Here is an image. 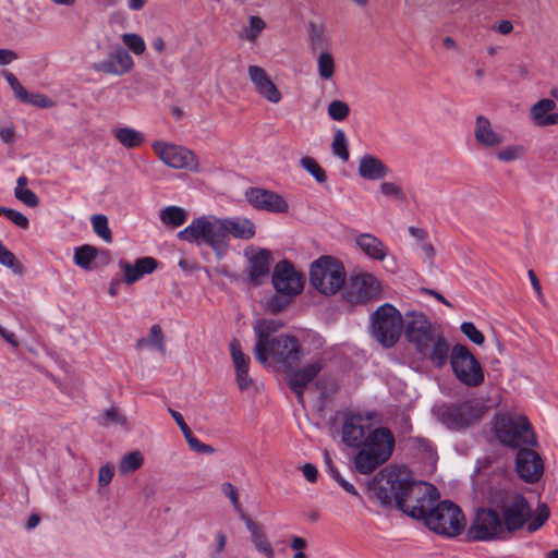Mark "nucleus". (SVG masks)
I'll use <instances>...</instances> for the list:
<instances>
[{
  "label": "nucleus",
  "instance_id": "23",
  "mask_svg": "<svg viewBox=\"0 0 558 558\" xmlns=\"http://www.w3.org/2000/svg\"><path fill=\"white\" fill-rule=\"evenodd\" d=\"M248 77L256 92L268 101L278 104L282 95L275 83L270 80L266 71L258 65H250L247 69Z\"/></svg>",
  "mask_w": 558,
  "mask_h": 558
},
{
  "label": "nucleus",
  "instance_id": "12",
  "mask_svg": "<svg viewBox=\"0 0 558 558\" xmlns=\"http://www.w3.org/2000/svg\"><path fill=\"white\" fill-rule=\"evenodd\" d=\"M451 366L457 378L465 386L477 387L484 381L481 364L464 345L457 344L453 347Z\"/></svg>",
  "mask_w": 558,
  "mask_h": 558
},
{
  "label": "nucleus",
  "instance_id": "20",
  "mask_svg": "<svg viewBox=\"0 0 558 558\" xmlns=\"http://www.w3.org/2000/svg\"><path fill=\"white\" fill-rule=\"evenodd\" d=\"M323 367V360L317 357L303 367L289 371V386L296 393L300 402H303L305 387L320 373Z\"/></svg>",
  "mask_w": 558,
  "mask_h": 558
},
{
  "label": "nucleus",
  "instance_id": "42",
  "mask_svg": "<svg viewBox=\"0 0 558 558\" xmlns=\"http://www.w3.org/2000/svg\"><path fill=\"white\" fill-rule=\"evenodd\" d=\"M114 136L126 148L135 147L140 143V133L130 128L116 129Z\"/></svg>",
  "mask_w": 558,
  "mask_h": 558
},
{
  "label": "nucleus",
  "instance_id": "26",
  "mask_svg": "<svg viewBox=\"0 0 558 558\" xmlns=\"http://www.w3.org/2000/svg\"><path fill=\"white\" fill-rule=\"evenodd\" d=\"M271 256L269 251L259 248L248 259V280L255 284H260L270 271Z\"/></svg>",
  "mask_w": 558,
  "mask_h": 558
},
{
  "label": "nucleus",
  "instance_id": "1",
  "mask_svg": "<svg viewBox=\"0 0 558 558\" xmlns=\"http://www.w3.org/2000/svg\"><path fill=\"white\" fill-rule=\"evenodd\" d=\"M372 494L383 506L396 505L410 517L424 514L423 502L435 496V486L426 482L411 480L407 469L383 470L374 478Z\"/></svg>",
  "mask_w": 558,
  "mask_h": 558
},
{
  "label": "nucleus",
  "instance_id": "51",
  "mask_svg": "<svg viewBox=\"0 0 558 558\" xmlns=\"http://www.w3.org/2000/svg\"><path fill=\"white\" fill-rule=\"evenodd\" d=\"M22 101L38 108H50L53 105L52 100L46 95L38 93L32 94L27 90L26 94L23 96Z\"/></svg>",
  "mask_w": 558,
  "mask_h": 558
},
{
  "label": "nucleus",
  "instance_id": "60",
  "mask_svg": "<svg viewBox=\"0 0 558 558\" xmlns=\"http://www.w3.org/2000/svg\"><path fill=\"white\" fill-rule=\"evenodd\" d=\"M169 412H170L171 416L173 417V420L175 421V423L178 424V426L181 429L184 437L192 432L191 428L189 427V425L185 423L183 415L180 412L172 410V409H170Z\"/></svg>",
  "mask_w": 558,
  "mask_h": 558
},
{
  "label": "nucleus",
  "instance_id": "15",
  "mask_svg": "<svg viewBox=\"0 0 558 558\" xmlns=\"http://www.w3.org/2000/svg\"><path fill=\"white\" fill-rule=\"evenodd\" d=\"M381 293V282L374 275L363 272L351 278L345 298L352 304H362L380 299Z\"/></svg>",
  "mask_w": 558,
  "mask_h": 558
},
{
  "label": "nucleus",
  "instance_id": "24",
  "mask_svg": "<svg viewBox=\"0 0 558 558\" xmlns=\"http://www.w3.org/2000/svg\"><path fill=\"white\" fill-rule=\"evenodd\" d=\"M230 355L235 369V379L240 390H246L251 387L253 379L248 375L250 357L242 352L239 340L233 339L230 344Z\"/></svg>",
  "mask_w": 558,
  "mask_h": 558
},
{
  "label": "nucleus",
  "instance_id": "9",
  "mask_svg": "<svg viewBox=\"0 0 558 558\" xmlns=\"http://www.w3.org/2000/svg\"><path fill=\"white\" fill-rule=\"evenodd\" d=\"M495 433L501 444L512 448H519L523 445H535L536 442L531 424L522 415H501L497 417Z\"/></svg>",
  "mask_w": 558,
  "mask_h": 558
},
{
  "label": "nucleus",
  "instance_id": "32",
  "mask_svg": "<svg viewBox=\"0 0 558 558\" xmlns=\"http://www.w3.org/2000/svg\"><path fill=\"white\" fill-rule=\"evenodd\" d=\"M142 347L146 350L158 354L159 357L163 359L166 355V342L165 335L159 325H153L145 339H142Z\"/></svg>",
  "mask_w": 558,
  "mask_h": 558
},
{
  "label": "nucleus",
  "instance_id": "50",
  "mask_svg": "<svg viewBox=\"0 0 558 558\" xmlns=\"http://www.w3.org/2000/svg\"><path fill=\"white\" fill-rule=\"evenodd\" d=\"M186 442L192 451L201 454H213L215 452V448L210 445L202 442L198 438H196L191 432L185 437Z\"/></svg>",
  "mask_w": 558,
  "mask_h": 558
},
{
  "label": "nucleus",
  "instance_id": "58",
  "mask_svg": "<svg viewBox=\"0 0 558 558\" xmlns=\"http://www.w3.org/2000/svg\"><path fill=\"white\" fill-rule=\"evenodd\" d=\"M122 40L135 54H140V36L136 34H124Z\"/></svg>",
  "mask_w": 558,
  "mask_h": 558
},
{
  "label": "nucleus",
  "instance_id": "14",
  "mask_svg": "<svg viewBox=\"0 0 558 558\" xmlns=\"http://www.w3.org/2000/svg\"><path fill=\"white\" fill-rule=\"evenodd\" d=\"M374 412H350L343 417L341 426L342 441L352 448H360L367 437L368 430L373 429L372 422Z\"/></svg>",
  "mask_w": 558,
  "mask_h": 558
},
{
  "label": "nucleus",
  "instance_id": "17",
  "mask_svg": "<svg viewBox=\"0 0 558 558\" xmlns=\"http://www.w3.org/2000/svg\"><path fill=\"white\" fill-rule=\"evenodd\" d=\"M405 336L421 353H427L435 337L432 326L423 313H407Z\"/></svg>",
  "mask_w": 558,
  "mask_h": 558
},
{
  "label": "nucleus",
  "instance_id": "10",
  "mask_svg": "<svg viewBox=\"0 0 558 558\" xmlns=\"http://www.w3.org/2000/svg\"><path fill=\"white\" fill-rule=\"evenodd\" d=\"M403 327L400 312L389 303L379 306L372 315V333L386 348L399 339Z\"/></svg>",
  "mask_w": 558,
  "mask_h": 558
},
{
  "label": "nucleus",
  "instance_id": "5",
  "mask_svg": "<svg viewBox=\"0 0 558 558\" xmlns=\"http://www.w3.org/2000/svg\"><path fill=\"white\" fill-rule=\"evenodd\" d=\"M438 498V492L435 488V496L429 497L423 502L424 514L413 517L414 519H424L426 525L438 534L449 537L459 535L465 526V518L461 509L449 500L439 502L436 507L430 508L432 502Z\"/></svg>",
  "mask_w": 558,
  "mask_h": 558
},
{
  "label": "nucleus",
  "instance_id": "25",
  "mask_svg": "<svg viewBox=\"0 0 558 558\" xmlns=\"http://www.w3.org/2000/svg\"><path fill=\"white\" fill-rule=\"evenodd\" d=\"M227 244L230 245V238L247 241L255 236L256 227L252 220L243 216L225 218Z\"/></svg>",
  "mask_w": 558,
  "mask_h": 558
},
{
  "label": "nucleus",
  "instance_id": "19",
  "mask_svg": "<svg viewBox=\"0 0 558 558\" xmlns=\"http://www.w3.org/2000/svg\"><path fill=\"white\" fill-rule=\"evenodd\" d=\"M517 473L526 483L537 482L544 473V462L541 456L529 448L519 450L515 459Z\"/></svg>",
  "mask_w": 558,
  "mask_h": 558
},
{
  "label": "nucleus",
  "instance_id": "56",
  "mask_svg": "<svg viewBox=\"0 0 558 558\" xmlns=\"http://www.w3.org/2000/svg\"><path fill=\"white\" fill-rule=\"evenodd\" d=\"M113 477V466L105 464L99 469L98 472V484L101 487H106L110 484Z\"/></svg>",
  "mask_w": 558,
  "mask_h": 558
},
{
  "label": "nucleus",
  "instance_id": "18",
  "mask_svg": "<svg viewBox=\"0 0 558 558\" xmlns=\"http://www.w3.org/2000/svg\"><path fill=\"white\" fill-rule=\"evenodd\" d=\"M311 51L316 61V71L322 81L329 82L336 74V58L329 49V41L323 36L312 37Z\"/></svg>",
  "mask_w": 558,
  "mask_h": 558
},
{
  "label": "nucleus",
  "instance_id": "28",
  "mask_svg": "<svg viewBox=\"0 0 558 558\" xmlns=\"http://www.w3.org/2000/svg\"><path fill=\"white\" fill-rule=\"evenodd\" d=\"M474 136L476 142L485 148L497 147L504 142V137L493 130L490 121L483 116L476 118Z\"/></svg>",
  "mask_w": 558,
  "mask_h": 558
},
{
  "label": "nucleus",
  "instance_id": "31",
  "mask_svg": "<svg viewBox=\"0 0 558 558\" xmlns=\"http://www.w3.org/2000/svg\"><path fill=\"white\" fill-rule=\"evenodd\" d=\"M245 524L255 549L265 558H275V549L263 527L250 519L246 520Z\"/></svg>",
  "mask_w": 558,
  "mask_h": 558
},
{
  "label": "nucleus",
  "instance_id": "21",
  "mask_svg": "<svg viewBox=\"0 0 558 558\" xmlns=\"http://www.w3.org/2000/svg\"><path fill=\"white\" fill-rule=\"evenodd\" d=\"M132 66L133 60L131 56L122 48L116 49L106 59L96 61L92 65L96 72L110 75H122L129 72Z\"/></svg>",
  "mask_w": 558,
  "mask_h": 558
},
{
  "label": "nucleus",
  "instance_id": "59",
  "mask_svg": "<svg viewBox=\"0 0 558 558\" xmlns=\"http://www.w3.org/2000/svg\"><path fill=\"white\" fill-rule=\"evenodd\" d=\"M290 546L292 549L296 550L293 558H307L306 555L302 551V549L305 548V546H306V542L304 538L294 536L291 539Z\"/></svg>",
  "mask_w": 558,
  "mask_h": 558
},
{
  "label": "nucleus",
  "instance_id": "39",
  "mask_svg": "<svg viewBox=\"0 0 558 558\" xmlns=\"http://www.w3.org/2000/svg\"><path fill=\"white\" fill-rule=\"evenodd\" d=\"M349 113L350 107L343 100L335 99L327 107V114L332 121L341 122L349 117Z\"/></svg>",
  "mask_w": 558,
  "mask_h": 558
},
{
  "label": "nucleus",
  "instance_id": "53",
  "mask_svg": "<svg viewBox=\"0 0 558 558\" xmlns=\"http://www.w3.org/2000/svg\"><path fill=\"white\" fill-rule=\"evenodd\" d=\"M461 331L475 344H482L485 340L484 335L473 323L465 322L461 325Z\"/></svg>",
  "mask_w": 558,
  "mask_h": 558
},
{
  "label": "nucleus",
  "instance_id": "55",
  "mask_svg": "<svg viewBox=\"0 0 558 558\" xmlns=\"http://www.w3.org/2000/svg\"><path fill=\"white\" fill-rule=\"evenodd\" d=\"M3 76H4L5 81L8 82V84L10 85V87L12 88L14 95L20 100H22L23 96L26 94V89L22 86L20 81L16 78V76L13 73L8 72V71H5L3 73Z\"/></svg>",
  "mask_w": 558,
  "mask_h": 558
},
{
  "label": "nucleus",
  "instance_id": "33",
  "mask_svg": "<svg viewBox=\"0 0 558 558\" xmlns=\"http://www.w3.org/2000/svg\"><path fill=\"white\" fill-rule=\"evenodd\" d=\"M159 218L162 225L171 228L183 226L187 218V211L180 206H167L159 211Z\"/></svg>",
  "mask_w": 558,
  "mask_h": 558
},
{
  "label": "nucleus",
  "instance_id": "63",
  "mask_svg": "<svg viewBox=\"0 0 558 558\" xmlns=\"http://www.w3.org/2000/svg\"><path fill=\"white\" fill-rule=\"evenodd\" d=\"M222 492L230 498L231 502L239 507V499H238V493L235 487L230 483H225L222 485Z\"/></svg>",
  "mask_w": 558,
  "mask_h": 558
},
{
  "label": "nucleus",
  "instance_id": "6",
  "mask_svg": "<svg viewBox=\"0 0 558 558\" xmlns=\"http://www.w3.org/2000/svg\"><path fill=\"white\" fill-rule=\"evenodd\" d=\"M271 283L276 294L267 301L266 306L271 313H278L303 291L304 276L292 263L283 259L276 264L271 275Z\"/></svg>",
  "mask_w": 558,
  "mask_h": 558
},
{
  "label": "nucleus",
  "instance_id": "22",
  "mask_svg": "<svg viewBox=\"0 0 558 558\" xmlns=\"http://www.w3.org/2000/svg\"><path fill=\"white\" fill-rule=\"evenodd\" d=\"M246 198L257 209L272 213H286L288 210L287 202L279 194L271 191L250 189L246 192Z\"/></svg>",
  "mask_w": 558,
  "mask_h": 558
},
{
  "label": "nucleus",
  "instance_id": "30",
  "mask_svg": "<svg viewBox=\"0 0 558 558\" xmlns=\"http://www.w3.org/2000/svg\"><path fill=\"white\" fill-rule=\"evenodd\" d=\"M355 244L367 257L375 260H384L388 254V247L371 233L356 235Z\"/></svg>",
  "mask_w": 558,
  "mask_h": 558
},
{
  "label": "nucleus",
  "instance_id": "57",
  "mask_svg": "<svg viewBox=\"0 0 558 558\" xmlns=\"http://www.w3.org/2000/svg\"><path fill=\"white\" fill-rule=\"evenodd\" d=\"M111 255L107 250H98L95 247V267H105L111 263Z\"/></svg>",
  "mask_w": 558,
  "mask_h": 558
},
{
  "label": "nucleus",
  "instance_id": "45",
  "mask_svg": "<svg viewBox=\"0 0 558 558\" xmlns=\"http://www.w3.org/2000/svg\"><path fill=\"white\" fill-rule=\"evenodd\" d=\"M0 264L12 269L14 274H22L23 266L15 255L0 241Z\"/></svg>",
  "mask_w": 558,
  "mask_h": 558
},
{
  "label": "nucleus",
  "instance_id": "29",
  "mask_svg": "<svg viewBox=\"0 0 558 558\" xmlns=\"http://www.w3.org/2000/svg\"><path fill=\"white\" fill-rule=\"evenodd\" d=\"M390 169L377 157L364 155L360 158L359 174L366 180H381L386 178Z\"/></svg>",
  "mask_w": 558,
  "mask_h": 558
},
{
  "label": "nucleus",
  "instance_id": "36",
  "mask_svg": "<svg viewBox=\"0 0 558 558\" xmlns=\"http://www.w3.org/2000/svg\"><path fill=\"white\" fill-rule=\"evenodd\" d=\"M73 259L75 265H77L82 269L90 270L93 268L92 264L95 259V246L85 244L76 247L74 250Z\"/></svg>",
  "mask_w": 558,
  "mask_h": 558
},
{
  "label": "nucleus",
  "instance_id": "64",
  "mask_svg": "<svg viewBox=\"0 0 558 558\" xmlns=\"http://www.w3.org/2000/svg\"><path fill=\"white\" fill-rule=\"evenodd\" d=\"M17 59V54L10 49H0V65H7Z\"/></svg>",
  "mask_w": 558,
  "mask_h": 558
},
{
  "label": "nucleus",
  "instance_id": "13",
  "mask_svg": "<svg viewBox=\"0 0 558 558\" xmlns=\"http://www.w3.org/2000/svg\"><path fill=\"white\" fill-rule=\"evenodd\" d=\"M506 533L507 529L497 508L490 504L488 508L477 510L469 530V536L474 541L501 538Z\"/></svg>",
  "mask_w": 558,
  "mask_h": 558
},
{
  "label": "nucleus",
  "instance_id": "38",
  "mask_svg": "<svg viewBox=\"0 0 558 558\" xmlns=\"http://www.w3.org/2000/svg\"><path fill=\"white\" fill-rule=\"evenodd\" d=\"M300 165L318 183L322 184L327 181L326 171L319 166V163L313 157L306 156V157L301 158Z\"/></svg>",
  "mask_w": 558,
  "mask_h": 558
},
{
  "label": "nucleus",
  "instance_id": "47",
  "mask_svg": "<svg viewBox=\"0 0 558 558\" xmlns=\"http://www.w3.org/2000/svg\"><path fill=\"white\" fill-rule=\"evenodd\" d=\"M119 266L123 272V281L126 284H132L140 279V258L133 265L126 260H120Z\"/></svg>",
  "mask_w": 558,
  "mask_h": 558
},
{
  "label": "nucleus",
  "instance_id": "16",
  "mask_svg": "<svg viewBox=\"0 0 558 558\" xmlns=\"http://www.w3.org/2000/svg\"><path fill=\"white\" fill-rule=\"evenodd\" d=\"M153 148L162 162L171 168L186 169L190 171H197L199 168L197 157L186 147L165 142H155Z\"/></svg>",
  "mask_w": 558,
  "mask_h": 558
},
{
  "label": "nucleus",
  "instance_id": "48",
  "mask_svg": "<svg viewBox=\"0 0 558 558\" xmlns=\"http://www.w3.org/2000/svg\"><path fill=\"white\" fill-rule=\"evenodd\" d=\"M0 216L7 217L11 222L20 227L21 229L28 228V218L21 211L0 206Z\"/></svg>",
  "mask_w": 558,
  "mask_h": 558
},
{
  "label": "nucleus",
  "instance_id": "35",
  "mask_svg": "<svg viewBox=\"0 0 558 558\" xmlns=\"http://www.w3.org/2000/svg\"><path fill=\"white\" fill-rule=\"evenodd\" d=\"M97 420L102 427H117L126 424L125 415L114 407L104 410Z\"/></svg>",
  "mask_w": 558,
  "mask_h": 558
},
{
  "label": "nucleus",
  "instance_id": "54",
  "mask_svg": "<svg viewBox=\"0 0 558 558\" xmlns=\"http://www.w3.org/2000/svg\"><path fill=\"white\" fill-rule=\"evenodd\" d=\"M549 509L546 505H541L537 508V512L533 521L529 524L527 529L530 532L537 531L548 519Z\"/></svg>",
  "mask_w": 558,
  "mask_h": 558
},
{
  "label": "nucleus",
  "instance_id": "41",
  "mask_svg": "<svg viewBox=\"0 0 558 558\" xmlns=\"http://www.w3.org/2000/svg\"><path fill=\"white\" fill-rule=\"evenodd\" d=\"M94 232L105 242H112L111 230L108 227V218L105 215H94L90 218Z\"/></svg>",
  "mask_w": 558,
  "mask_h": 558
},
{
  "label": "nucleus",
  "instance_id": "8",
  "mask_svg": "<svg viewBox=\"0 0 558 558\" xmlns=\"http://www.w3.org/2000/svg\"><path fill=\"white\" fill-rule=\"evenodd\" d=\"M345 279V269L335 257L322 256L311 265V284L322 294H336L344 286Z\"/></svg>",
  "mask_w": 558,
  "mask_h": 558
},
{
  "label": "nucleus",
  "instance_id": "7",
  "mask_svg": "<svg viewBox=\"0 0 558 558\" xmlns=\"http://www.w3.org/2000/svg\"><path fill=\"white\" fill-rule=\"evenodd\" d=\"M489 504L496 507L507 529L512 533L524 526L531 518V507L520 493L511 488H500L492 493Z\"/></svg>",
  "mask_w": 558,
  "mask_h": 558
},
{
  "label": "nucleus",
  "instance_id": "40",
  "mask_svg": "<svg viewBox=\"0 0 558 558\" xmlns=\"http://www.w3.org/2000/svg\"><path fill=\"white\" fill-rule=\"evenodd\" d=\"M266 28V23L259 17L252 15L248 17V25L243 31V37L250 43H254Z\"/></svg>",
  "mask_w": 558,
  "mask_h": 558
},
{
  "label": "nucleus",
  "instance_id": "27",
  "mask_svg": "<svg viewBox=\"0 0 558 558\" xmlns=\"http://www.w3.org/2000/svg\"><path fill=\"white\" fill-rule=\"evenodd\" d=\"M556 102L544 98L534 104L530 109L532 121L538 126H550L558 124V112H554Z\"/></svg>",
  "mask_w": 558,
  "mask_h": 558
},
{
  "label": "nucleus",
  "instance_id": "52",
  "mask_svg": "<svg viewBox=\"0 0 558 558\" xmlns=\"http://www.w3.org/2000/svg\"><path fill=\"white\" fill-rule=\"evenodd\" d=\"M14 196L16 199L22 202L24 205L34 208L39 204L38 196L28 187L26 189H14Z\"/></svg>",
  "mask_w": 558,
  "mask_h": 558
},
{
  "label": "nucleus",
  "instance_id": "34",
  "mask_svg": "<svg viewBox=\"0 0 558 558\" xmlns=\"http://www.w3.org/2000/svg\"><path fill=\"white\" fill-rule=\"evenodd\" d=\"M449 347L446 340L441 337H434L427 353H423L428 356L429 360L438 367L442 366L448 359Z\"/></svg>",
  "mask_w": 558,
  "mask_h": 558
},
{
  "label": "nucleus",
  "instance_id": "3",
  "mask_svg": "<svg viewBox=\"0 0 558 558\" xmlns=\"http://www.w3.org/2000/svg\"><path fill=\"white\" fill-rule=\"evenodd\" d=\"M178 238L189 243L209 246L218 259L229 252L227 244L225 218L215 215H203L178 232Z\"/></svg>",
  "mask_w": 558,
  "mask_h": 558
},
{
  "label": "nucleus",
  "instance_id": "49",
  "mask_svg": "<svg viewBox=\"0 0 558 558\" xmlns=\"http://www.w3.org/2000/svg\"><path fill=\"white\" fill-rule=\"evenodd\" d=\"M380 193L386 196L390 197L397 201H403L405 198V194L402 190V187L395 183L389 181H384L379 185Z\"/></svg>",
  "mask_w": 558,
  "mask_h": 558
},
{
  "label": "nucleus",
  "instance_id": "43",
  "mask_svg": "<svg viewBox=\"0 0 558 558\" xmlns=\"http://www.w3.org/2000/svg\"><path fill=\"white\" fill-rule=\"evenodd\" d=\"M140 469V453L137 451L130 452L122 457L119 463V474L126 476Z\"/></svg>",
  "mask_w": 558,
  "mask_h": 558
},
{
  "label": "nucleus",
  "instance_id": "62",
  "mask_svg": "<svg viewBox=\"0 0 558 558\" xmlns=\"http://www.w3.org/2000/svg\"><path fill=\"white\" fill-rule=\"evenodd\" d=\"M158 266V262L153 257H142V275L151 274Z\"/></svg>",
  "mask_w": 558,
  "mask_h": 558
},
{
  "label": "nucleus",
  "instance_id": "46",
  "mask_svg": "<svg viewBox=\"0 0 558 558\" xmlns=\"http://www.w3.org/2000/svg\"><path fill=\"white\" fill-rule=\"evenodd\" d=\"M325 460H326V464H327V471L329 473V475L349 494L353 495V496H357V490L355 489V487L353 486V484L349 483L348 481H345L340 472L332 465L331 463V460H330V457L328 456V453L325 454Z\"/></svg>",
  "mask_w": 558,
  "mask_h": 558
},
{
  "label": "nucleus",
  "instance_id": "37",
  "mask_svg": "<svg viewBox=\"0 0 558 558\" xmlns=\"http://www.w3.org/2000/svg\"><path fill=\"white\" fill-rule=\"evenodd\" d=\"M332 154L340 158L343 162H347L350 157L349 145L345 133L338 129L335 132L333 141L331 144Z\"/></svg>",
  "mask_w": 558,
  "mask_h": 558
},
{
  "label": "nucleus",
  "instance_id": "4",
  "mask_svg": "<svg viewBox=\"0 0 558 558\" xmlns=\"http://www.w3.org/2000/svg\"><path fill=\"white\" fill-rule=\"evenodd\" d=\"M395 447L396 438L389 428L374 427L353 458L355 470L363 475L373 473L391 458Z\"/></svg>",
  "mask_w": 558,
  "mask_h": 558
},
{
  "label": "nucleus",
  "instance_id": "44",
  "mask_svg": "<svg viewBox=\"0 0 558 558\" xmlns=\"http://www.w3.org/2000/svg\"><path fill=\"white\" fill-rule=\"evenodd\" d=\"M526 153L523 145L506 146L497 153V159L502 162H511L522 158Z\"/></svg>",
  "mask_w": 558,
  "mask_h": 558
},
{
  "label": "nucleus",
  "instance_id": "2",
  "mask_svg": "<svg viewBox=\"0 0 558 558\" xmlns=\"http://www.w3.org/2000/svg\"><path fill=\"white\" fill-rule=\"evenodd\" d=\"M283 325L277 318L257 319L253 326L256 337L253 352L262 364L271 361L284 371H290L298 365L303 353L296 337L286 333L276 336Z\"/></svg>",
  "mask_w": 558,
  "mask_h": 558
},
{
  "label": "nucleus",
  "instance_id": "11",
  "mask_svg": "<svg viewBox=\"0 0 558 558\" xmlns=\"http://www.w3.org/2000/svg\"><path fill=\"white\" fill-rule=\"evenodd\" d=\"M484 411L485 407L480 400L471 399L461 403L440 407L438 414L448 428L459 430L478 421Z\"/></svg>",
  "mask_w": 558,
  "mask_h": 558
},
{
  "label": "nucleus",
  "instance_id": "61",
  "mask_svg": "<svg viewBox=\"0 0 558 558\" xmlns=\"http://www.w3.org/2000/svg\"><path fill=\"white\" fill-rule=\"evenodd\" d=\"M302 472H303L304 477L310 483H315L317 481L318 471L314 464H311V463L304 464V466L302 468Z\"/></svg>",
  "mask_w": 558,
  "mask_h": 558
}]
</instances>
